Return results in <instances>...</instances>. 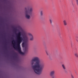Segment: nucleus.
I'll use <instances>...</instances> for the list:
<instances>
[{
  "label": "nucleus",
  "mask_w": 78,
  "mask_h": 78,
  "mask_svg": "<svg viewBox=\"0 0 78 78\" xmlns=\"http://www.w3.org/2000/svg\"><path fill=\"white\" fill-rule=\"evenodd\" d=\"M29 9H30V7L29 6L25 7L24 9L26 18L28 19H30V16L28 14V11Z\"/></svg>",
  "instance_id": "f03ea898"
},
{
  "label": "nucleus",
  "mask_w": 78,
  "mask_h": 78,
  "mask_svg": "<svg viewBox=\"0 0 78 78\" xmlns=\"http://www.w3.org/2000/svg\"><path fill=\"white\" fill-rule=\"evenodd\" d=\"M32 65H33L34 62H36L35 65L32 66V68L36 74L40 75L42 72L43 66L40 65V61L38 59H34L32 61Z\"/></svg>",
  "instance_id": "f257e3e1"
},
{
  "label": "nucleus",
  "mask_w": 78,
  "mask_h": 78,
  "mask_svg": "<svg viewBox=\"0 0 78 78\" xmlns=\"http://www.w3.org/2000/svg\"><path fill=\"white\" fill-rule=\"evenodd\" d=\"M77 4L78 5V0H76Z\"/></svg>",
  "instance_id": "6ab92c4d"
},
{
  "label": "nucleus",
  "mask_w": 78,
  "mask_h": 78,
  "mask_svg": "<svg viewBox=\"0 0 78 78\" xmlns=\"http://www.w3.org/2000/svg\"><path fill=\"white\" fill-rule=\"evenodd\" d=\"M50 23H52V20H50Z\"/></svg>",
  "instance_id": "f3484780"
},
{
  "label": "nucleus",
  "mask_w": 78,
  "mask_h": 78,
  "mask_svg": "<svg viewBox=\"0 0 78 78\" xmlns=\"http://www.w3.org/2000/svg\"><path fill=\"white\" fill-rule=\"evenodd\" d=\"M74 55L76 56V58H78V53H76L74 54Z\"/></svg>",
  "instance_id": "9b49d317"
},
{
  "label": "nucleus",
  "mask_w": 78,
  "mask_h": 78,
  "mask_svg": "<svg viewBox=\"0 0 78 78\" xmlns=\"http://www.w3.org/2000/svg\"><path fill=\"white\" fill-rule=\"evenodd\" d=\"M21 35V33L19 32L18 34V36L17 37V42L18 44H20L23 41V39L22 37H21L20 36Z\"/></svg>",
  "instance_id": "7ed1b4c3"
},
{
  "label": "nucleus",
  "mask_w": 78,
  "mask_h": 78,
  "mask_svg": "<svg viewBox=\"0 0 78 78\" xmlns=\"http://www.w3.org/2000/svg\"><path fill=\"white\" fill-rule=\"evenodd\" d=\"M39 58L38 57H34V59H39Z\"/></svg>",
  "instance_id": "4468645a"
},
{
  "label": "nucleus",
  "mask_w": 78,
  "mask_h": 78,
  "mask_svg": "<svg viewBox=\"0 0 78 78\" xmlns=\"http://www.w3.org/2000/svg\"><path fill=\"white\" fill-rule=\"evenodd\" d=\"M46 55L47 56H49V53H48V52L47 51H46Z\"/></svg>",
  "instance_id": "ddd939ff"
},
{
  "label": "nucleus",
  "mask_w": 78,
  "mask_h": 78,
  "mask_svg": "<svg viewBox=\"0 0 78 78\" xmlns=\"http://www.w3.org/2000/svg\"><path fill=\"white\" fill-rule=\"evenodd\" d=\"M12 60H15V61H18L20 59H12Z\"/></svg>",
  "instance_id": "2eb2a0df"
},
{
  "label": "nucleus",
  "mask_w": 78,
  "mask_h": 78,
  "mask_svg": "<svg viewBox=\"0 0 78 78\" xmlns=\"http://www.w3.org/2000/svg\"><path fill=\"white\" fill-rule=\"evenodd\" d=\"M13 42H14V41H13Z\"/></svg>",
  "instance_id": "412c9836"
},
{
  "label": "nucleus",
  "mask_w": 78,
  "mask_h": 78,
  "mask_svg": "<svg viewBox=\"0 0 78 78\" xmlns=\"http://www.w3.org/2000/svg\"><path fill=\"white\" fill-rule=\"evenodd\" d=\"M28 35L29 36L30 40L31 41H32L34 40V37H33V35L30 33H28Z\"/></svg>",
  "instance_id": "20e7f679"
},
{
  "label": "nucleus",
  "mask_w": 78,
  "mask_h": 78,
  "mask_svg": "<svg viewBox=\"0 0 78 78\" xmlns=\"http://www.w3.org/2000/svg\"><path fill=\"white\" fill-rule=\"evenodd\" d=\"M77 38H78V37H77Z\"/></svg>",
  "instance_id": "4be33fe9"
},
{
  "label": "nucleus",
  "mask_w": 78,
  "mask_h": 78,
  "mask_svg": "<svg viewBox=\"0 0 78 78\" xmlns=\"http://www.w3.org/2000/svg\"><path fill=\"white\" fill-rule=\"evenodd\" d=\"M41 16H43V11H41L40 12Z\"/></svg>",
  "instance_id": "f8f14e48"
},
{
  "label": "nucleus",
  "mask_w": 78,
  "mask_h": 78,
  "mask_svg": "<svg viewBox=\"0 0 78 78\" xmlns=\"http://www.w3.org/2000/svg\"><path fill=\"white\" fill-rule=\"evenodd\" d=\"M18 49H19V52L20 54H21V55H24V53L21 51V48H20V45H19L18 48Z\"/></svg>",
  "instance_id": "423d86ee"
},
{
  "label": "nucleus",
  "mask_w": 78,
  "mask_h": 78,
  "mask_svg": "<svg viewBox=\"0 0 78 78\" xmlns=\"http://www.w3.org/2000/svg\"><path fill=\"white\" fill-rule=\"evenodd\" d=\"M55 73V71L53 70L51 71L50 73V75L51 76H52V78H55V76H54V75Z\"/></svg>",
  "instance_id": "39448f33"
},
{
  "label": "nucleus",
  "mask_w": 78,
  "mask_h": 78,
  "mask_svg": "<svg viewBox=\"0 0 78 78\" xmlns=\"http://www.w3.org/2000/svg\"><path fill=\"white\" fill-rule=\"evenodd\" d=\"M62 68H63V69L64 70H66V66H65V65H64V64H62Z\"/></svg>",
  "instance_id": "6e6552de"
},
{
  "label": "nucleus",
  "mask_w": 78,
  "mask_h": 78,
  "mask_svg": "<svg viewBox=\"0 0 78 78\" xmlns=\"http://www.w3.org/2000/svg\"><path fill=\"white\" fill-rule=\"evenodd\" d=\"M71 78H74V76L72 74L71 75Z\"/></svg>",
  "instance_id": "dca6fc26"
},
{
  "label": "nucleus",
  "mask_w": 78,
  "mask_h": 78,
  "mask_svg": "<svg viewBox=\"0 0 78 78\" xmlns=\"http://www.w3.org/2000/svg\"><path fill=\"white\" fill-rule=\"evenodd\" d=\"M24 45H25V46H27V45H28V44H27L26 43H23L22 44L23 47H24Z\"/></svg>",
  "instance_id": "1a4fd4ad"
},
{
  "label": "nucleus",
  "mask_w": 78,
  "mask_h": 78,
  "mask_svg": "<svg viewBox=\"0 0 78 78\" xmlns=\"http://www.w3.org/2000/svg\"><path fill=\"white\" fill-rule=\"evenodd\" d=\"M67 71H66V70H65V73H67Z\"/></svg>",
  "instance_id": "a211bd4d"
},
{
  "label": "nucleus",
  "mask_w": 78,
  "mask_h": 78,
  "mask_svg": "<svg viewBox=\"0 0 78 78\" xmlns=\"http://www.w3.org/2000/svg\"><path fill=\"white\" fill-rule=\"evenodd\" d=\"M63 23L64 26H67V21L66 20H64L63 21Z\"/></svg>",
  "instance_id": "0eeeda50"
},
{
  "label": "nucleus",
  "mask_w": 78,
  "mask_h": 78,
  "mask_svg": "<svg viewBox=\"0 0 78 78\" xmlns=\"http://www.w3.org/2000/svg\"><path fill=\"white\" fill-rule=\"evenodd\" d=\"M27 51H25V53H27Z\"/></svg>",
  "instance_id": "aec40b11"
},
{
  "label": "nucleus",
  "mask_w": 78,
  "mask_h": 78,
  "mask_svg": "<svg viewBox=\"0 0 78 78\" xmlns=\"http://www.w3.org/2000/svg\"><path fill=\"white\" fill-rule=\"evenodd\" d=\"M29 11L30 12H33V8H30V9H29Z\"/></svg>",
  "instance_id": "9d476101"
}]
</instances>
